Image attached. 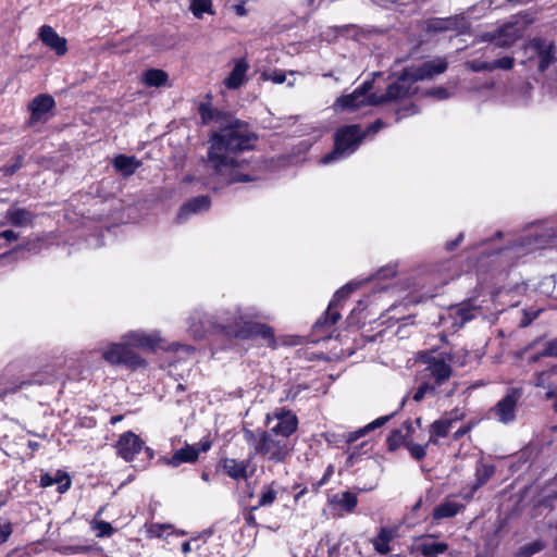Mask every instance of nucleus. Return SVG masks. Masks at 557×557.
<instances>
[{
	"label": "nucleus",
	"instance_id": "nucleus-20",
	"mask_svg": "<svg viewBox=\"0 0 557 557\" xmlns=\"http://www.w3.org/2000/svg\"><path fill=\"white\" fill-rule=\"evenodd\" d=\"M436 537L434 534H425L417 537V543L412 546L411 552L420 553L423 557H437L438 555L445 554L449 546L445 542H429L430 539Z\"/></svg>",
	"mask_w": 557,
	"mask_h": 557
},
{
	"label": "nucleus",
	"instance_id": "nucleus-22",
	"mask_svg": "<svg viewBox=\"0 0 557 557\" xmlns=\"http://www.w3.org/2000/svg\"><path fill=\"white\" fill-rule=\"evenodd\" d=\"M39 38L44 45L53 50L59 57L67 52V42L51 26L42 25L39 29Z\"/></svg>",
	"mask_w": 557,
	"mask_h": 557
},
{
	"label": "nucleus",
	"instance_id": "nucleus-4",
	"mask_svg": "<svg viewBox=\"0 0 557 557\" xmlns=\"http://www.w3.org/2000/svg\"><path fill=\"white\" fill-rule=\"evenodd\" d=\"M218 332L232 343L249 342L257 347H268L272 350L278 347L274 329L269 324L247 319V315H235L226 323L220 324Z\"/></svg>",
	"mask_w": 557,
	"mask_h": 557
},
{
	"label": "nucleus",
	"instance_id": "nucleus-56",
	"mask_svg": "<svg viewBox=\"0 0 557 557\" xmlns=\"http://www.w3.org/2000/svg\"><path fill=\"white\" fill-rule=\"evenodd\" d=\"M369 431L367 429V425L363 426V428H360L357 431L350 432L347 435L346 442L348 444H351V443L356 442L357 440H359L360 437L364 436Z\"/></svg>",
	"mask_w": 557,
	"mask_h": 557
},
{
	"label": "nucleus",
	"instance_id": "nucleus-44",
	"mask_svg": "<svg viewBox=\"0 0 557 557\" xmlns=\"http://www.w3.org/2000/svg\"><path fill=\"white\" fill-rule=\"evenodd\" d=\"M429 444H430L429 441L424 445L414 444L412 442V437H410V440L406 444L405 448L408 449L410 456L414 460L420 461V460H422L426 456V448H428Z\"/></svg>",
	"mask_w": 557,
	"mask_h": 557
},
{
	"label": "nucleus",
	"instance_id": "nucleus-18",
	"mask_svg": "<svg viewBox=\"0 0 557 557\" xmlns=\"http://www.w3.org/2000/svg\"><path fill=\"white\" fill-rule=\"evenodd\" d=\"M414 428L411 419H407L403 422L399 429H394L389 432L386 438V445L388 451H396L399 447H406V444L412 437Z\"/></svg>",
	"mask_w": 557,
	"mask_h": 557
},
{
	"label": "nucleus",
	"instance_id": "nucleus-3",
	"mask_svg": "<svg viewBox=\"0 0 557 557\" xmlns=\"http://www.w3.org/2000/svg\"><path fill=\"white\" fill-rule=\"evenodd\" d=\"M185 348V345L173 342L168 343L160 336L159 332L147 333L144 331H129L122 336L119 343H109L101 349V358L110 366H122L128 370L135 371L145 368L147 361L135 349L146 351L163 350L168 352H177Z\"/></svg>",
	"mask_w": 557,
	"mask_h": 557
},
{
	"label": "nucleus",
	"instance_id": "nucleus-12",
	"mask_svg": "<svg viewBox=\"0 0 557 557\" xmlns=\"http://www.w3.org/2000/svg\"><path fill=\"white\" fill-rule=\"evenodd\" d=\"M145 442L133 431L122 433L114 444L116 455L126 462H132L144 448Z\"/></svg>",
	"mask_w": 557,
	"mask_h": 557
},
{
	"label": "nucleus",
	"instance_id": "nucleus-28",
	"mask_svg": "<svg viewBox=\"0 0 557 557\" xmlns=\"http://www.w3.org/2000/svg\"><path fill=\"white\" fill-rule=\"evenodd\" d=\"M511 26H503L497 28L494 33L487 34L488 40L494 42L496 47L508 48L511 47L519 38L515 32H509Z\"/></svg>",
	"mask_w": 557,
	"mask_h": 557
},
{
	"label": "nucleus",
	"instance_id": "nucleus-35",
	"mask_svg": "<svg viewBox=\"0 0 557 557\" xmlns=\"http://www.w3.org/2000/svg\"><path fill=\"white\" fill-rule=\"evenodd\" d=\"M5 216L13 226H25L32 224L35 218L30 211L23 208L9 209Z\"/></svg>",
	"mask_w": 557,
	"mask_h": 557
},
{
	"label": "nucleus",
	"instance_id": "nucleus-45",
	"mask_svg": "<svg viewBox=\"0 0 557 557\" xmlns=\"http://www.w3.org/2000/svg\"><path fill=\"white\" fill-rule=\"evenodd\" d=\"M455 21L451 17L433 18L429 23V28L434 32H446L454 29Z\"/></svg>",
	"mask_w": 557,
	"mask_h": 557
},
{
	"label": "nucleus",
	"instance_id": "nucleus-13",
	"mask_svg": "<svg viewBox=\"0 0 557 557\" xmlns=\"http://www.w3.org/2000/svg\"><path fill=\"white\" fill-rule=\"evenodd\" d=\"M426 368L424 372H428L425 376L432 379V384L435 385L437 389L441 386L449 381L453 375V368L448 364L444 359L437 357H430L425 360Z\"/></svg>",
	"mask_w": 557,
	"mask_h": 557
},
{
	"label": "nucleus",
	"instance_id": "nucleus-36",
	"mask_svg": "<svg viewBox=\"0 0 557 557\" xmlns=\"http://www.w3.org/2000/svg\"><path fill=\"white\" fill-rule=\"evenodd\" d=\"M276 482L272 481L270 484L263 485L258 503L251 506V510H258L261 507H268L275 503L277 499V490L275 488Z\"/></svg>",
	"mask_w": 557,
	"mask_h": 557
},
{
	"label": "nucleus",
	"instance_id": "nucleus-1",
	"mask_svg": "<svg viewBox=\"0 0 557 557\" xmlns=\"http://www.w3.org/2000/svg\"><path fill=\"white\" fill-rule=\"evenodd\" d=\"M258 135L249 123L233 117L210 136L208 160L215 173L228 184L247 183L255 180L250 162L237 159L239 152L253 150Z\"/></svg>",
	"mask_w": 557,
	"mask_h": 557
},
{
	"label": "nucleus",
	"instance_id": "nucleus-63",
	"mask_svg": "<svg viewBox=\"0 0 557 557\" xmlns=\"http://www.w3.org/2000/svg\"><path fill=\"white\" fill-rule=\"evenodd\" d=\"M0 237L4 238L8 242H12L17 239V234L12 230H5L0 233Z\"/></svg>",
	"mask_w": 557,
	"mask_h": 557
},
{
	"label": "nucleus",
	"instance_id": "nucleus-19",
	"mask_svg": "<svg viewBox=\"0 0 557 557\" xmlns=\"http://www.w3.org/2000/svg\"><path fill=\"white\" fill-rule=\"evenodd\" d=\"M476 315H438L437 324L443 327L440 333L442 343H447L448 337L457 333L468 321Z\"/></svg>",
	"mask_w": 557,
	"mask_h": 557
},
{
	"label": "nucleus",
	"instance_id": "nucleus-2",
	"mask_svg": "<svg viewBox=\"0 0 557 557\" xmlns=\"http://www.w3.org/2000/svg\"><path fill=\"white\" fill-rule=\"evenodd\" d=\"M370 278L356 277L339 287L331 298L323 313H363L381 311L387 313L396 309H409L420 304L423 298L414 293L407 294L401 300L394 299V288L389 285L373 286L367 290Z\"/></svg>",
	"mask_w": 557,
	"mask_h": 557
},
{
	"label": "nucleus",
	"instance_id": "nucleus-17",
	"mask_svg": "<svg viewBox=\"0 0 557 557\" xmlns=\"http://www.w3.org/2000/svg\"><path fill=\"white\" fill-rule=\"evenodd\" d=\"M211 207V199L207 195H200L188 199L184 202L176 215V221L182 223L186 221L191 214H197L208 211Z\"/></svg>",
	"mask_w": 557,
	"mask_h": 557
},
{
	"label": "nucleus",
	"instance_id": "nucleus-8",
	"mask_svg": "<svg viewBox=\"0 0 557 557\" xmlns=\"http://www.w3.org/2000/svg\"><path fill=\"white\" fill-rule=\"evenodd\" d=\"M448 62L442 58L424 61L420 64L406 66L401 71V81H410L418 83L421 81L432 79L435 76L447 71Z\"/></svg>",
	"mask_w": 557,
	"mask_h": 557
},
{
	"label": "nucleus",
	"instance_id": "nucleus-40",
	"mask_svg": "<svg viewBox=\"0 0 557 557\" xmlns=\"http://www.w3.org/2000/svg\"><path fill=\"white\" fill-rule=\"evenodd\" d=\"M440 393V389L431 383V381H423L412 394V399L416 403H420L426 396L434 397Z\"/></svg>",
	"mask_w": 557,
	"mask_h": 557
},
{
	"label": "nucleus",
	"instance_id": "nucleus-34",
	"mask_svg": "<svg viewBox=\"0 0 557 557\" xmlns=\"http://www.w3.org/2000/svg\"><path fill=\"white\" fill-rule=\"evenodd\" d=\"M453 425L451 419H438L430 425L429 443L436 444L438 438L446 437Z\"/></svg>",
	"mask_w": 557,
	"mask_h": 557
},
{
	"label": "nucleus",
	"instance_id": "nucleus-43",
	"mask_svg": "<svg viewBox=\"0 0 557 557\" xmlns=\"http://www.w3.org/2000/svg\"><path fill=\"white\" fill-rule=\"evenodd\" d=\"M545 547L544 543L540 540L533 541L521 546L516 556L517 557H532L533 555L540 553Z\"/></svg>",
	"mask_w": 557,
	"mask_h": 557
},
{
	"label": "nucleus",
	"instance_id": "nucleus-54",
	"mask_svg": "<svg viewBox=\"0 0 557 557\" xmlns=\"http://www.w3.org/2000/svg\"><path fill=\"white\" fill-rule=\"evenodd\" d=\"M385 126H386V124L381 119H376L374 122L369 124L367 126V128L363 129V133H366V137H367L369 134L377 133Z\"/></svg>",
	"mask_w": 557,
	"mask_h": 557
},
{
	"label": "nucleus",
	"instance_id": "nucleus-26",
	"mask_svg": "<svg viewBox=\"0 0 557 557\" xmlns=\"http://www.w3.org/2000/svg\"><path fill=\"white\" fill-rule=\"evenodd\" d=\"M141 161L135 156L116 154L112 160L114 170L123 177L132 176L140 166Z\"/></svg>",
	"mask_w": 557,
	"mask_h": 557
},
{
	"label": "nucleus",
	"instance_id": "nucleus-32",
	"mask_svg": "<svg viewBox=\"0 0 557 557\" xmlns=\"http://www.w3.org/2000/svg\"><path fill=\"white\" fill-rule=\"evenodd\" d=\"M394 536L395 531L393 529L382 527L377 535L372 540L374 549L381 555L388 554L391 552L389 543Z\"/></svg>",
	"mask_w": 557,
	"mask_h": 557
},
{
	"label": "nucleus",
	"instance_id": "nucleus-49",
	"mask_svg": "<svg viewBox=\"0 0 557 557\" xmlns=\"http://www.w3.org/2000/svg\"><path fill=\"white\" fill-rule=\"evenodd\" d=\"M513 65H515L513 57L507 55V57H503V58L492 61V71H495L497 69L509 71L513 67Z\"/></svg>",
	"mask_w": 557,
	"mask_h": 557
},
{
	"label": "nucleus",
	"instance_id": "nucleus-14",
	"mask_svg": "<svg viewBox=\"0 0 557 557\" xmlns=\"http://www.w3.org/2000/svg\"><path fill=\"white\" fill-rule=\"evenodd\" d=\"M206 98L207 101L200 102L197 107V111L200 115V120L203 125H208L211 122H216L221 123V125H224L223 123L226 124L230 120L234 117L231 113L219 110L212 106L211 94H207Z\"/></svg>",
	"mask_w": 557,
	"mask_h": 557
},
{
	"label": "nucleus",
	"instance_id": "nucleus-6",
	"mask_svg": "<svg viewBox=\"0 0 557 557\" xmlns=\"http://www.w3.org/2000/svg\"><path fill=\"white\" fill-rule=\"evenodd\" d=\"M245 438L248 443L253 441V448L257 455L267 457L269 461L274 463L284 462L293 450L290 440L282 438L269 431L255 433L246 430Z\"/></svg>",
	"mask_w": 557,
	"mask_h": 557
},
{
	"label": "nucleus",
	"instance_id": "nucleus-30",
	"mask_svg": "<svg viewBox=\"0 0 557 557\" xmlns=\"http://www.w3.org/2000/svg\"><path fill=\"white\" fill-rule=\"evenodd\" d=\"M330 505L339 507L343 511L351 513L355 511L358 505L357 494L346 491L339 494H335L330 499Z\"/></svg>",
	"mask_w": 557,
	"mask_h": 557
},
{
	"label": "nucleus",
	"instance_id": "nucleus-50",
	"mask_svg": "<svg viewBox=\"0 0 557 557\" xmlns=\"http://www.w3.org/2000/svg\"><path fill=\"white\" fill-rule=\"evenodd\" d=\"M468 69L475 73L480 72H493L492 71V62L482 61V60H473L467 62Z\"/></svg>",
	"mask_w": 557,
	"mask_h": 557
},
{
	"label": "nucleus",
	"instance_id": "nucleus-41",
	"mask_svg": "<svg viewBox=\"0 0 557 557\" xmlns=\"http://www.w3.org/2000/svg\"><path fill=\"white\" fill-rule=\"evenodd\" d=\"M397 274V264H386L377 269L373 274L367 276L369 284L373 281L391 280Z\"/></svg>",
	"mask_w": 557,
	"mask_h": 557
},
{
	"label": "nucleus",
	"instance_id": "nucleus-57",
	"mask_svg": "<svg viewBox=\"0 0 557 557\" xmlns=\"http://www.w3.org/2000/svg\"><path fill=\"white\" fill-rule=\"evenodd\" d=\"M463 233H460L455 239L448 240L445 244V249L447 251H454L462 242Z\"/></svg>",
	"mask_w": 557,
	"mask_h": 557
},
{
	"label": "nucleus",
	"instance_id": "nucleus-11",
	"mask_svg": "<svg viewBox=\"0 0 557 557\" xmlns=\"http://www.w3.org/2000/svg\"><path fill=\"white\" fill-rule=\"evenodd\" d=\"M55 108L54 98L49 94H39L34 97L28 103L30 112L27 120V126L32 127L39 122H47L50 117V112Z\"/></svg>",
	"mask_w": 557,
	"mask_h": 557
},
{
	"label": "nucleus",
	"instance_id": "nucleus-33",
	"mask_svg": "<svg viewBox=\"0 0 557 557\" xmlns=\"http://www.w3.org/2000/svg\"><path fill=\"white\" fill-rule=\"evenodd\" d=\"M104 509L106 506H101L90 522V528L97 531L96 536L99 539L111 537L115 533V529L111 525V523L99 519Z\"/></svg>",
	"mask_w": 557,
	"mask_h": 557
},
{
	"label": "nucleus",
	"instance_id": "nucleus-5",
	"mask_svg": "<svg viewBox=\"0 0 557 557\" xmlns=\"http://www.w3.org/2000/svg\"><path fill=\"white\" fill-rule=\"evenodd\" d=\"M333 139V149L322 157L320 161L322 164H329L351 156L366 139V133H363L360 124H346L334 132Z\"/></svg>",
	"mask_w": 557,
	"mask_h": 557
},
{
	"label": "nucleus",
	"instance_id": "nucleus-46",
	"mask_svg": "<svg viewBox=\"0 0 557 557\" xmlns=\"http://www.w3.org/2000/svg\"><path fill=\"white\" fill-rule=\"evenodd\" d=\"M333 474H334V466L332 463H330L326 467L322 478L320 480H318L317 482H313L311 484V487H310L309 491H311L315 495L319 494L321 487L330 482V480L333 476Z\"/></svg>",
	"mask_w": 557,
	"mask_h": 557
},
{
	"label": "nucleus",
	"instance_id": "nucleus-7",
	"mask_svg": "<svg viewBox=\"0 0 557 557\" xmlns=\"http://www.w3.org/2000/svg\"><path fill=\"white\" fill-rule=\"evenodd\" d=\"M523 392L519 387H510L506 395L488 410V416L503 424H509L517 418V408Z\"/></svg>",
	"mask_w": 557,
	"mask_h": 557
},
{
	"label": "nucleus",
	"instance_id": "nucleus-37",
	"mask_svg": "<svg viewBox=\"0 0 557 557\" xmlns=\"http://www.w3.org/2000/svg\"><path fill=\"white\" fill-rule=\"evenodd\" d=\"M169 81V75L160 69H149L143 74V82L148 87H161Z\"/></svg>",
	"mask_w": 557,
	"mask_h": 557
},
{
	"label": "nucleus",
	"instance_id": "nucleus-42",
	"mask_svg": "<svg viewBox=\"0 0 557 557\" xmlns=\"http://www.w3.org/2000/svg\"><path fill=\"white\" fill-rule=\"evenodd\" d=\"M146 533L149 539H161L165 534H168L169 530L172 528L170 524L165 523H146Z\"/></svg>",
	"mask_w": 557,
	"mask_h": 557
},
{
	"label": "nucleus",
	"instance_id": "nucleus-51",
	"mask_svg": "<svg viewBox=\"0 0 557 557\" xmlns=\"http://www.w3.org/2000/svg\"><path fill=\"white\" fill-rule=\"evenodd\" d=\"M262 77L265 81H271L274 84H283L286 81V74L282 70H273L271 72H263Z\"/></svg>",
	"mask_w": 557,
	"mask_h": 557
},
{
	"label": "nucleus",
	"instance_id": "nucleus-60",
	"mask_svg": "<svg viewBox=\"0 0 557 557\" xmlns=\"http://www.w3.org/2000/svg\"><path fill=\"white\" fill-rule=\"evenodd\" d=\"M479 490H474L473 488V483H471V485L467 488L463 490L462 492V498L466 500V502H470L474 494L478 492Z\"/></svg>",
	"mask_w": 557,
	"mask_h": 557
},
{
	"label": "nucleus",
	"instance_id": "nucleus-59",
	"mask_svg": "<svg viewBox=\"0 0 557 557\" xmlns=\"http://www.w3.org/2000/svg\"><path fill=\"white\" fill-rule=\"evenodd\" d=\"M256 510H251V507H249L248 511L244 515V520H245L246 525L252 527V528L258 525L255 513H253Z\"/></svg>",
	"mask_w": 557,
	"mask_h": 557
},
{
	"label": "nucleus",
	"instance_id": "nucleus-48",
	"mask_svg": "<svg viewBox=\"0 0 557 557\" xmlns=\"http://www.w3.org/2000/svg\"><path fill=\"white\" fill-rule=\"evenodd\" d=\"M13 533V524L9 519L0 517V545L7 543Z\"/></svg>",
	"mask_w": 557,
	"mask_h": 557
},
{
	"label": "nucleus",
	"instance_id": "nucleus-53",
	"mask_svg": "<svg viewBox=\"0 0 557 557\" xmlns=\"http://www.w3.org/2000/svg\"><path fill=\"white\" fill-rule=\"evenodd\" d=\"M396 414V412L394 413H391V414H387V416H383V417H379L377 419H375L374 421L370 422L369 424H367V429L368 431H372L374 429H377V428H381L383 426L385 423H387Z\"/></svg>",
	"mask_w": 557,
	"mask_h": 557
},
{
	"label": "nucleus",
	"instance_id": "nucleus-31",
	"mask_svg": "<svg viewBox=\"0 0 557 557\" xmlns=\"http://www.w3.org/2000/svg\"><path fill=\"white\" fill-rule=\"evenodd\" d=\"M465 508L463 504L446 500L434 507L432 517L435 521H440L445 518H453Z\"/></svg>",
	"mask_w": 557,
	"mask_h": 557
},
{
	"label": "nucleus",
	"instance_id": "nucleus-29",
	"mask_svg": "<svg viewBox=\"0 0 557 557\" xmlns=\"http://www.w3.org/2000/svg\"><path fill=\"white\" fill-rule=\"evenodd\" d=\"M496 467L491 462H485L483 458H481L475 466V473H474V481L473 488L480 490L482 486H484L491 478L495 474Z\"/></svg>",
	"mask_w": 557,
	"mask_h": 557
},
{
	"label": "nucleus",
	"instance_id": "nucleus-23",
	"mask_svg": "<svg viewBox=\"0 0 557 557\" xmlns=\"http://www.w3.org/2000/svg\"><path fill=\"white\" fill-rule=\"evenodd\" d=\"M342 317L343 315H321L312 326V333L317 336V339L325 341L338 337V333L335 335L337 332L335 325Z\"/></svg>",
	"mask_w": 557,
	"mask_h": 557
},
{
	"label": "nucleus",
	"instance_id": "nucleus-10",
	"mask_svg": "<svg viewBox=\"0 0 557 557\" xmlns=\"http://www.w3.org/2000/svg\"><path fill=\"white\" fill-rule=\"evenodd\" d=\"M400 78L401 72L397 76V79L386 87L384 94L380 96L375 94L370 95L369 102L371 104H381L387 101L401 100L413 95L411 87L414 83H411L410 81H401Z\"/></svg>",
	"mask_w": 557,
	"mask_h": 557
},
{
	"label": "nucleus",
	"instance_id": "nucleus-64",
	"mask_svg": "<svg viewBox=\"0 0 557 557\" xmlns=\"http://www.w3.org/2000/svg\"><path fill=\"white\" fill-rule=\"evenodd\" d=\"M471 430L470 425L459 428L453 435L454 440L458 441L463 437Z\"/></svg>",
	"mask_w": 557,
	"mask_h": 557
},
{
	"label": "nucleus",
	"instance_id": "nucleus-38",
	"mask_svg": "<svg viewBox=\"0 0 557 557\" xmlns=\"http://www.w3.org/2000/svg\"><path fill=\"white\" fill-rule=\"evenodd\" d=\"M557 375V366L552 367L550 369L536 372L534 375L533 385L536 387L548 388L556 385V381L554 377Z\"/></svg>",
	"mask_w": 557,
	"mask_h": 557
},
{
	"label": "nucleus",
	"instance_id": "nucleus-27",
	"mask_svg": "<svg viewBox=\"0 0 557 557\" xmlns=\"http://www.w3.org/2000/svg\"><path fill=\"white\" fill-rule=\"evenodd\" d=\"M248 69L249 64L246 59L237 60L233 70L223 82L225 87L231 90L238 89L246 81Z\"/></svg>",
	"mask_w": 557,
	"mask_h": 557
},
{
	"label": "nucleus",
	"instance_id": "nucleus-25",
	"mask_svg": "<svg viewBox=\"0 0 557 557\" xmlns=\"http://www.w3.org/2000/svg\"><path fill=\"white\" fill-rule=\"evenodd\" d=\"M54 484L58 485L57 491L60 494H63L70 490L72 481H71L70 475L62 470H58L54 475H51L48 472H45L40 475V480H39L40 487L46 488V487H50Z\"/></svg>",
	"mask_w": 557,
	"mask_h": 557
},
{
	"label": "nucleus",
	"instance_id": "nucleus-15",
	"mask_svg": "<svg viewBox=\"0 0 557 557\" xmlns=\"http://www.w3.org/2000/svg\"><path fill=\"white\" fill-rule=\"evenodd\" d=\"M248 460H237L235 458L222 457L216 465V470H221L223 474L227 475L228 478L239 481L247 480L250 476L248 473Z\"/></svg>",
	"mask_w": 557,
	"mask_h": 557
},
{
	"label": "nucleus",
	"instance_id": "nucleus-24",
	"mask_svg": "<svg viewBox=\"0 0 557 557\" xmlns=\"http://www.w3.org/2000/svg\"><path fill=\"white\" fill-rule=\"evenodd\" d=\"M369 84L356 88L351 94L343 95L337 98L336 104L343 110L355 111L366 104V92Z\"/></svg>",
	"mask_w": 557,
	"mask_h": 557
},
{
	"label": "nucleus",
	"instance_id": "nucleus-61",
	"mask_svg": "<svg viewBox=\"0 0 557 557\" xmlns=\"http://www.w3.org/2000/svg\"><path fill=\"white\" fill-rule=\"evenodd\" d=\"M23 165V157L22 156H17L16 157V160H15V163L12 164L10 168L7 169V173L9 174H13L15 173L17 170H20Z\"/></svg>",
	"mask_w": 557,
	"mask_h": 557
},
{
	"label": "nucleus",
	"instance_id": "nucleus-16",
	"mask_svg": "<svg viewBox=\"0 0 557 557\" xmlns=\"http://www.w3.org/2000/svg\"><path fill=\"white\" fill-rule=\"evenodd\" d=\"M530 47L536 52L539 58V71L544 73L553 63L556 62L554 42L546 44L541 37H535L530 41Z\"/></svg>",
	"mask_w": 557,
	"mask_h": 557
},
{
	"label": "nucleus",
	"instance_id": "nucleus-21",
	"mask_svg": "<svg viewBox=\"0 0 557 557\" xmlns=\"http://www.w3.org/2000/svg\"><path fill=\"white\" fill-rule=\"evenodd\" d=\"M198 450L196 445L185 444L177 449L171 457H161L159 459L163 465L176 468L183 463H195L198 460Z\"/></svg>",
	"mask_w": 557,
	"mask_h": 557
},
{
	"label": "nucleus",
	"instance_id": "nucleus-55",
	"mask_svg": "<svg viewBox=\"0 0 557 557\" xmlns=\"http://www.w3.org/2000/svg\"><path fill=\"white\" fill-rule=\"evenodd\" d=\"M423 504L422 497H420L417 503L411 507L410 513L407 516V520H412V523L416 524L419 521L418 511L421 509Z\"/></svg>",
	"mask_w": 557,
	"mask_h": 557
},
{
	"label": "nucleus",
	"instance_id": "nucleus-39",
	"mask_svg": "<svg viewBox=\"0 0 557 557\" xmlns=\"http://www.w3.org/2000/svg\"><path fill=\"white\" fill-rule=\"evenodd\" d=\"M189 10L196 18H202L203 14L213 15V0H190Z\"/></svg>",
	"mask_w": 557,
	"mask_h": 557
},
{
	"label": "nucleus",
	"instance_id": "nucleus-47",
	"mask_svg": "<svg viewBox=\"0 0 557 557\" xmlns=\"http://www.w3.org/2000/svg\"><path fill=\"white\" fill-rule=\"evenodd\" d=\"M542 357H556L557 358V338L547 342L539 354L532 357V361H537Z\"/></svg>",
	"mask_w": 557,
	"mask_h": 557
},
{
	"label": "nucleus",
	"instance_id": "nucleus-52",
	"mask_svg": "<svg viewBox=\"0 0 557 557\" xmlns=\"http://www.w3.org/2000/svg\"><path fill=\"white\" fill-rule=\"evenodd\" d=\"M426 96H431V97L437 98L440 100H444L449 97V92L445 87L437 86V87H433V88L429 89L426 91Z\"/></svg>",
	"mask_w": 557,
	"mask_h": 557
},
{
	"label": "nucleus",
	"instance_id": "nucleus-62",
	"mask_svg": "<svg viewBox=\"0 0 557 557\" xmlns=\"http://www.w3.org/2000/svg\"><path fill=\"white\" fill-rule=\"evenodd\" d=\"M5 557H30V554L26 549L15 548L12 549Z\"/></svg>",
	"mask_w": 557,
	"mask_h": 557
},
{
	"label": "nucleus",
	"instance_id": "nucleus-9",
	"mask_svg": "<svg viewBox=\"0 0 557 557\" xmlns=\"http://www.w3.org/2000/svg\"><path fill=\"white\" fill-rule=\"evenodd\" d=\"M275 419L277 423L268 431L282 438L289 437L297 431L299 420L296 413L286 408H277L272 412V416H267V422Z\"/></svg>",
	"mask_w": 557,
	"mask_h": 557
},
{
	"label": "nucleus",
	"instance_id": "nucleus-58",
	"mask_svg": "<svg viewBox=\"0 0 557 557\" xmlns=\"http://www.w3.org/2000/svg\"><path fill=\"white\" fill-rule=\"evenodd\" d=\"M195 445L197 447L198 456H199L201 451L206 453L211 448L212 442L209 437H203V438H201V441L198 444H195Z\"/></svg>",
	"mask_w": 557,
	"mask_h": 557
}]
</instances>
